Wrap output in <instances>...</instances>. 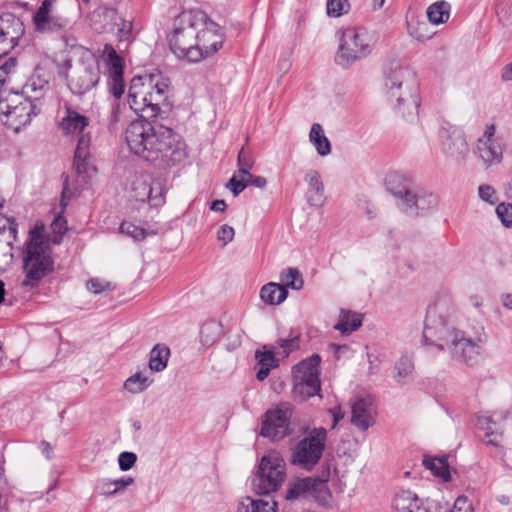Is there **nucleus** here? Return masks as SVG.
Here are the masks:
<instances>
[{
	"instance_id": "f257e3e1",
	"label": "nucleus",
	"mask_w": 512,
	"mask_h": 512,
	"mask_svg": "<svg viewBox=\"0 0 512 512\" xmlns=\"http://www.w3.org/2000/svg\"><path fill=\"white\" fill-rule=\"evenodd\" d=\"M169 94L170 82L162 74L135 76L131 80L128 103L142 118H155L170 110ZM125 140L131 152L159 168L173 167L187 156L185 143L172 129L145 119L128 125Z\"/></svg>"
},
{
	"instance_id": "f03ea898",
	"label": "nucleus",
	"mask_w": 512,
	"mask_h": 512,
	"mask_svg": "<svg viewBox=\"0 0 512 512\" xmlns=\"http://www.w3.org/2000/svg\"><path fill=\"white\" fill-rule=\"evenodd\" d=\"M452 309L445 301L429 305L423 342L431 354L448 352L452 359L473 366L477 363L486 342L484 327L479 325L473 333L451 325Z\"/></svg>"
},
{
	"instance_id": "7ed1b4c3",
	"label": "nucleus",
	"mask_w": 512,
	"mask_h": 512,
	"mask_svg": "<svg viewBox=\"0 0 512 512\" xmlns=\"http://www.w3.org/2000/svg\"><path fill=\"white\" fill-rule=\"evenodd\" d=\"M223 40L217 23L205 12L191 9L175 18L169 46L179 59L197 63L214 55L222 47Z\"/></svg>"
},
{
	"instance_id": "20e7f679",
	"label": "nucleus",
	"mask_w": 512,
	"mask_h": 512,
	"mask_svg": "<svg viewBox=\"0 0 512 512\" xmlns=\"http://www.w3.org/2000/svg\"><path fill=\"white\" fill-rule=\"evenodd\" d=\"M383 86L393 111L414 120L420 105L415 72L399 60L389 61L383 67Z\"/></svg>"
},
{
	"instance_id": "39448f33",
	"label": "nucleus",
	"mask_w": 512,
	"mask_h": 512,
	"mask_svg": "<svg viewBox=\"0 0 512 512\" xmlns=\"http://www.w3.org/2000/svg\"><path fill=\"white\" fill-rule=\"evenodd\" d=\"M386 188L395 198L397 207L409 217H423L437 209V195L403 174H389Z\"/></svg>"
},
{
	"instance_id": "423d86ee",
	"label": "nucleus",
	"mask_w": 512,
	"mask_h": 512,
	"mask_svg": "<svg viewBox=\"0 0 512 512\" xmlns=\"http://www.w3.org/2000/svg\"><path fill=\"white\" fill-rule=\"evenodd\" d=\"M89 123L88 117L68 105L65 106L64 114L59 122V128L63 134L78 137L74 156V168L78 177L83 182H86L97 173L96 167L89 161L90 136L88 133H85Z\"/></svg>"
},
{
	"instance_id": "0eeeda50",
	"label": "nucleus",
	"mask_w": 512,
	"mask_h": 512,
	"mask_svg": "<svg viewBox=\"0 0 512 512\" xmlns=\"http://www.w3.org/2000/svg\"><path fill=\"white\" fill-rule=\"evenodd\" d=\"M53 261L48 253V243L37 227L29 231V237L23 251V274L21 285L27 289L35 288L52 270Z\"/></svg>"
},
{
	"instance_id": "6e6552de",
	"label": "nucleus",
	"mask_w": 512,
	"mask_h": 512,
	"mask_svg": "<svg viewBox=\"0 0 512 512\" xmlns=\"http://www.w3.org/2000/svg\"><path fill=\"white\" fill-rule=\"evenodd\" d=\"M375 42L374 36L363 28H344L340 31L335 62L342 68H349L368 57L373 51Z\"/></svg>"
},
{
	"instance_id": "1a4fd4ad",
	"label": "nucleus",
	"mask_w": 512,
	"mask_h": 512,
	"mask_svg": "<svg viewBox=\"0 0 512 512\" xmlns=\"http://www.w3.org/2000/svg\"><path fill=\"white\" fill-rule=\"evenodd\" d=\"M392 512H474V509L466 496H459L450 510L445 502L434 499L420 500L412 491L403 490L395 495Z\"/></svg>"
},
{
	"instance_id": "9d476101",
	"label": "nucleus",
	"mask_w": 512,
	"mask_h": 512,
	"mask_svg": "<svg viewBox=\"0 0 512 512\" xmlns=\"http://www.w3.org/2000/svg\"><path fill=\"white\" fill-rule=\"evenodd\" d=\"M327 441V430L323 427L306 432L291 451V464L304 470H312L323 456Z\"/></svg>"
},
{
	"instance_id": "9b49d317",
	"label": "nucleus",
	"mask_w": 512,
	"mask_h": 512,
	"mask_svg": "<svg viewBox=\"0 0 512 512\" xmlns=\"http://www.w3.org/2000/svg\"><path fill=\"white\" fill-rule=\"evenodd\" d=\"M286 477V465L276 452L262 457L258 470L252 479V488L259 495L277 491Z\"/></svg>"
},
{
	"instance_id": "f8f14e48",
	"label": "nucleus",
	"mask_w": 512,
	"mask_h": 512,
	"mask_svg": "<svg viewBox=\"0 0 512 512\" xmlns=\"http://www.w3.org/2000/svg\"><path fill=\"white\" fill-rule=\"evenodd\" d=\"M472 153L477 164L485 170L502 163L504 146L501 140L496 137V126L494 124L489 123L484 126L482 134L473 143Z\"/></svg>"
},
{
	"instance_id": "ddd939ff",
	"label": "nucleus",
	"mask_w": 512,
	"mask_h": 512,
	"mask_svg": "<svg viewBox=\"0 0 512 512\" xmlns=\"http://www.w3.org/2000/svg\"><path fill=\"white\" fill-rule=\"evenodd\" d=\"M320 357L316 354L301 361L293 368V395L300 400H306L319 393Z\"/></svg>"
},
{
	"instance_id": "4468645a",
	"label": "nucleus",
	"mask_w": 512,
	"mask_h": 512,
	"mask_svg": "<svg viewBox=\"0 0 512 512\" xmlns=\"http://www.w3.org/2000/svg\"><path fill=\"white\" fill-rule=\"evenodd\" d=\"M100 79V69L97 60L89 55L68 72V86L72 93L83 95L96 87Z\"/></svg>"
},
{
	"instance_id": "2eb2a0df",
	"label": "nucleus",
	"mask_w": 512,
	"mask_h": 512,
	"mask_svg": "<svg viewBox=\"0 0 512 512\" xmlns=\"http://www.w3.org/2000/svg\"><path fill=\"white\" fill-rule=\"evenodd\" d=\"M439 143L442 154L457 165L466 164L470 147L465 134L450 125H443L439 130Z\"/></svg>"
},
{
	"instance_id": "dca6fc26",
	"label": "nucleus",
	"mask_w": 512,
	"mask_h": 512,
	"mask_svg": "<svg viewBox=\"0 0 512 512\" xmlns=\"http://www.w3.org/2000/svg\"><path fill=\"white\" fill-rule=\"evenodd\" d=\"M37 108V103L27 100L19 94L6 100H0V109L6 116L5 123L15 132H19L22 127L31 122L32 117L38 113Z\"/></svg>"
},
{
	"instance_id": "f3484780",
	"label": "nucleus",
	"mask_w": 512,
	"mask_h": 512,
	"mask_svg": "<svg viewBox=\"0 0 512 512\" xmlns=\"http://www.w3.org/2000/svg\"><path fill=\"white\" fill-rule=\"evenodd\" d=\"M91 27L97 33H114L119 40L126 39L132 25L124 20L114 8L100 6L90 15Z\"/></svg>"
},
{
	"instance_id": "a211bd4d",
	"label": "nucleus",
	"mask_w": 512,
	"mask_h": 512,
	"mask_svg": "<svg viewBox=\"0 0 512 512\" xmlns=\"http://www.w3.org/2000/svg\"><path fill=\"white\" fill-rule=\"evenodd\" d=\"M293 408L289 403H281L275 409L266 412L260 435L272 440L283 439L290 433L289 421Z\"/></svg>"
},
{
	"instance_id": "6ab92c4d",
	"label": "nucleus",
	"mask_w": 512,
	"mask_h": 512,
	"mask_svg": "<svg viewBox=\"0 0 512 512\" xmlns=\"http://www.w3.org/2000/svg\"><path fill=\"white\" fill-rule=\"evenodd\" d=\"M326 480L319 477L297 478L289 482L285 498L290 501L308 498L318 499L326 493Z\"/></svg>"
},
{
	"instance_id": "aec40b11",
	"label": "nucleus",
	"mask_w": 512,
	"mask_h": 512,
	"mask_svg": "<svg viewBox=\"0 0 512 512\" xmlns=\"http://www.w3.org/2000/svg\"><path fill=\"white\" fill-rule=\"evenodd\" d=\"M131 196L140 202L148 200L152 206L164 203V188L159 180L151 181L148 176H136L131 184Z\"/></svg>"
},
{
	"instance_id": "412c9836",
	"label": "nucleus",
	"mask_w": 512,
	"mask_h": 512,
	"mask_svg": "<svg viewBox=\"0 0 512 512\" xmlns=\"http://www.w3.org/2000/svg\"><path fill=\"white\" fill-rule=\"evenodd\" d=\"M102 58L107 66L109 91L118 99L124 93L122 59L109 44L104 46Z\"/></svg>"
},
{
	"instance_id": "4be33fe9",
	"label": "nucleus",
	"mask_w": 512,
	"mask_h": 512,
	"mask_svg": "<svg viewBox=\"0 0 512 512\" xmlns=\"http://www.w3.org/2000/svg\"><path fill=\"white\" fill-rule=\"evenodd\" d=\"M24 33V27L19 18L11 13L0 16V58L7 55Z\"/></svg>"
},
{
	"instance_id": "5701e85b",
	"label": "nucleus",
	"mask_w": 512,
	"mask_h": 512,
	"mask_svg": "<svg viewBox=\"0 0 512 512\" xmlns=\"http://www.w3.org/2000/svg\"><path fill=\"white\" fill-rule=\"evenodd\" d=\"M52 0H44L33 17L35 28L39 32H53L66 27V18L51 13Z\"/></svg>"
},
{
	"instance_id": "b1692460",
	"label": "nucleus",
	"mask_w": 512,
	"mask_h": 512,
	"mask_svg": "<svg viewBox=\"0 0 512 512\" xmlns=\"http://www.w3.org/2000/svg\"><path fill=\"white\" fill-rule=\"evenodd\" d=\"M375 411L369 397H357L351 403V423L361 431L374 424Z\"/></svg>"
},
{
	"instance_id": "393cba45",
	"label": "nucleus",
	"mask_w": 512,
	"mask_h": 512,
	"mask_svg": "<svg viewBox=\"0 0 512 512\" xmlns=\"http://www.w3.org/2000/svg\"><path fill=\"white\" fill-rule=\"evenodd\" d=\"M255 359L259 370L256 377L259 381L265 380L270 371L279 365V360L276 358L275 347L272 345H264L261 349L256 350Z\"/></svg>"
},
{
	"instance_id": "a878e982",
	"label": "nucleus",
	"mask_w": 512,
	"mask_h": 512,
	"mask_svg": "<svg viewBox=\"0 0 512 512\" xmlns=\"http://www.w3.org/2000/svg\"><path fill=\"white\" fill-rule=\"evenodd\" d=\"M304 181L309 189L307 191V201L311 206L320 207L325 202L324 184L318 171L310 169L304 176Z\"/></svg>"
},
{
	"instance_id": "bb28decb",
	"label": "nucleus",
	"mask_w": 512,
	"mask_h": 512,
	"mask_svg": "<svg viewBox=\"0 0 512 512\" xmlns=\"http://www.w3.org/2000/svg\"><path fill=\"white\" fill-rule=\"evenodd\" d=\"M48 88L49 83L47 80L41 78L40 76L33 75L23 85L20 96L27 100H32L34 103H37V101H39L44 96Z\"/></svg>"
},
{
	"instance_id": "cd10ccee",
	"label": "nucleus",
	"mask_w": 512,
	"mask_h": 512,
	"mask_svg": "<svg viewBox=\"0 0 512 512\" xmlns=\"http://www.w3.org/2000/svg\"><path fill=\"white\" fill-rule=\"evenodd\" d=\"M394 379L399 384H408L414 380L415 366L412 355H402L395 363Z\"/></svg>"
},
{
	"instance_id": "c85d7f7f",
	"label": "nucleus",
	"mask_w": 512,
	"mask_h": 512,
	"mask_svg": "<svg viewBox=\"0 0 512 512\" xmlns=\"http://www.w3.org/2000/svg\"><path fill=\"white\" fill-rule=\"evenodd\" d=\"M287 295L288 292L284 286L275 282L265 284L260 290V298L267 305H279Z\"/></svg>"
},
{
	"instance_id": "c756f323",
	"label": "nucleus",
	"mask_w": 512,
	"mask_h": 512,
	"mask_svg": "<svg viewBox=\"0 0 512 512\" xmlns=\"http://www.w3.org/2000/svg\"><path fill=\"white\" fill-rule=\"evenodd\" d=\"M276 502L273 500L243 498L238 505V512H276Z\"/></svg>"
},
{
	"instance_id": "7c9ffc66",
	"label": "nucleus",
	"mask_w": 512,
	"mask_h": 512,
	"mask_svg": "<svg viewBox=\"0 0 512 512\" xmlns=\"http://www.w3.org/2000/svg\"><path fill=\"white\" fill-rule=\"evenodd\" d=\"M423 465L431 471V473L447 482L451 479L449 464L446 457H431L425 456L423 458Z\"/></svg>"
},
{
	"instance_id": "2f4dec72",
	"label": "nucleus",
	"mask_w": 512,
	"mask_h": 512,
	"mask_svg": "<svg viewBox=\"0 0 512 512\" xmlns=\"http://www.w3.org/2000/svg\"><path fill=\"white\" fill-rule=\"evenodd\" d=\"M362 325V317L355 312L342 309L340 311L339 320L335 324L334 329L342 334H349L357 330Z\"/></svg>"
},
{
	"instance_id": "473e14b6",
	"label": "nucleus",
	"mask_w": 512,
	"mask_h": 512,
	"mask_svg": "<svg viewBox=\"0 0 512 512\" xmlns=\"http://www.w3.org/2000/svg\"><path fill=\"white\" fill-rule=\"evenodd\" d=\"M451 5L444 0L436 1L427 8V17L431 24L446 23L450 17Z\"/></svg>"
},
{
	"instance_id": "72a5a7b5",
	"label": "nucleus",
	"mask_w": 512,
	"mask_h": 512,
	"mask_svg": "<svg viewBox=\"0 0 512 512\" xmlns=\"http://www.w3.org/2000/svg\"><path fill=\"white\" fill-rule=\"evenodd\" d=\"M309 140L320 156H327L331 153V143L325 136L320 124L314 123L312 125Z\"/></svg>"
},
{
	"instance_id": "f704fd0d",
	"label": "nucleus",
	"mask_w": 512,
	"mask_h": 512,
	"mask_svg": "<svg viewBox=\"0 0 512 512\" xmlns=\"http://www.w3.org/2000/svg\"><path fill=\"white\" fill-rule=\"evenodd\" d=\"M170 350L165 345L157 344L150 352L149 369L153 372H161L167 367Z\"/></svg>"
},
{
	"instance_id": "c9c22d12",
	"label": "nucleus",
	"mask_w": 512,
	"mask_h": 512,
	"mask_svg": "<svg viewBox=\"0 0 512 512\" xmlns=\"http://www.w3.org/2000/svg\"><path fill=\"white\" fill-rule=\"evenodd\" d=\"M153 383V378L142 372H136L128 377L124 382V389L132 394H139L146 390Z\"/></svg>"
},
{
	"instance_id": "e433bc0d",
	"label": "nucleus",
	"mask_w": 512,
	"mask_h": 512,
	"mask_svg": "<svg viewBox=\"0 0 512 512\" xmlns=\"http://www.w3.org/2000/svg\"><path fill=\"white\" fill-rule=\"evenodd\" d=\"M279 280V284L283 285L286 290L287 288L300 290L304 285V280L300 271L292 267L283 270L279 275Z\"/></svg>"
},
{
	"instance_id": "4c0bfd02",
	"label": "nucleus",
	"mask_w": 512,
	"mask_h": 512,
	"mask_svg": "<svg viewBox=\"0 0 512 512\" xmlns=\"http://www.w3.org/2000/svg\"><path fill=\"white\" fill-rule=\"evenodd\" d=\"M407 24L409 35L418 41L428 40L433 36L429 24L424 20L412 18Z\"/></svg>"
},
{
	"instance_id": "58836bf2",
	"label": "nucleus",
	"mask_w": 512,
	"mask_h": 512,
	"mask_svg": "<svg viewBox=\"0 0 512 512\" xmlns=\"http://www.w3.org/2000/svg\"><path fill=\"white\" fill-rule=\"evenodd\" d=\"M326 8L330 17H339L348 12L350 5L348 0H327Z\"/></svg>"
},
{
	"instance_id": "ea45409f",
	"label": "nucleus",
	"mask_w": 512,
	"mask_h": 512,
	"mask_svg": "<svg viewBox=\"0 0 512 512\" xmlns=\"http://www.w3.org/2000/svg\"><path fill=\"white\" fill-rule=\"evenodd\" d=\"M120 232L126 234L127 236L133 238L134 240L141 241L145 239L146 233L145 230L141 227H138L130 222H123L120 225Z\"/></svg>"
},
{
	"instance_id": "a19ab883",
	"label": "nucleus",
	"mask_w": 512,
	"mask_h": 512,
	"mask_svg": "<svg viewBox=\"0 0 512 512\" xmlns=\"http://www.w3.org/2000/svg\"><path fill=\"white\" fill-rule=\"evenodd\" d=\"M277 343L278 347L281 349L278 354L282 357H287L292 351L299 348V336L295 335L287 339H279Z\"/></svg>"
},
{
	"instance_id": "79ce46f5",
	"label": "nucleus",
	"mask_w": 512,
	"mask_h": 512,
	"mask_svg": "<svg viewBox=\"0 0 512 512\" xmlns=\"http://www.w3.org/2000/svg\"><path fill=\"white\" fill-rule=\"evenodd\" d=\"M87 289L94 293L99 294L106 291H112L115 289V286L112 285L110 282H106L104 280H101L99 278H91L87 284Z\"/></svg>"
},
{
	"instance_id": "37998d69",
	"label": "nucleus",
	"mask_w": 512,
	"mask_h": 512,
	"mask_svg": "<svg viewBox=\"0 0 512 512\" xmlns=\"http://www.w3.org/2000/svg\"><path fill=\"white\" fill-rule=\"evenodd\" d=\"M496 214L504 226L512 227V203L499 204Z\"/></svg>"
},
{
	"instance_id": "c03bdc74",
	"label": "nucleus",
	"mask_w": 512,
	"mask_h": 512,
	"mask_svg": "<svg viewBox=\"0 0 512 512\" xmlns=\"http://www.w3.org/2000/svg\"><path fill=\"white\" fill-rule=\"evenodd\" d=\"M134 482L131 477H123L118 480L105 482V486H114L113 490H104V494L114 495L118 492L124 491L129 485Z\"/></svg>"
},
{
	"instance_id": "a18cd8bd",
	"label": "nucleus",
	"mask_w": 512,
	"mask_h": 512,
	"mask_svg": "<svg viewBox=\"0 0 512 512\" xmlns=\"http://www.w3.org/2000/svg\"><path fill=\"white\" fill-rule=\"evenodd\" d=\"M137 461V456L133 452H122L118 457L119 467L122 471L131 469Z\"/></svg>"
},
{
	"instance_id": "49530a36",
	"label": "nucleus",
	"mask_w": 512,
	"mask_h": 512,
	"mask_svg": "<svg viewBox=\"0 0 512 512\" xmlns=\"http://www.w3.org/2000/svg\"><path fill=\"white\" fill-rule=\"evenodd\" d=\"M479 197L490 204H494L497 201L496 191L490 185H481L478 188Z\"/></svg>"
},
{
	"instance_id": "de8ad7c7",
	"label": "nucleus",
	"mask_w": 512,
	"mask_h": 512,
	"mask_svg": "<svg viewBox=\"0 0 512 512\" xmlns=\"http://www.w3.org/2000/svg\"><path fill=\"white\" fill-rule=\"evenodd\" d=\"M6 232H8L10 236H13V238H15L17 233L16 224L11 219L0 214V235Z\"/></svg>"
},
{
	"instance_id": "09e8293b",
	"label": "nucleus",
	"mask_w": 512,
	"mask_h": 512,
	"mask_svg": "<svg viewBox=\"0 0 512 512\" xmlns=\"http://www.w3.org/2000/svg\"><path fill=\"white\" fill-rule=\"evenodd\" d=\"M234 234V228L227 224H224L219 228L217 232V239L221 241L223 245H226L233 240Z\"/></svg>"
},
{
	"instance_id": "8fccbe9b",
	"label": "nucleus",
	"mask_w": 512,
	"mask_h": 512,
	"mask_svg": "<svg viewBox=\"0 0 512 512\" xmlns=\"http://www.w3.org/2000/svg\"><path fill=\"white\" fill-rule=\"evenodd\" d=\"M248 186V181L239 180L237 176H233L226 184V187L231 190L234 196H238Z\"/></svg>"
},
{
	"instance_id": "3c124183",
	"label": "nucleus",
	"mask_w": 512,
	"mask_h": 512,
	"mask_svg": "<svg viewBox=\"0 0 512 512\" xmlns=\"http://www.w3.org/2000/svg\"><path fill=\"white\" fill-rule=\"evenodd\" d=\"M253 165L254 161L251 155L242 148L238 154V167L252 169Z\"/></svg>"
},
{
	"instance_id": "603ef678",
	"label": "nucleus",
	"mask_w": 512,
	"mask_h": 512,
	"mask_svg": "<svg viewBox=\"0 0 512 512\" xmlns=\"http://www.w3.org/2000/svg\"><path fill=\"white\" fill-rule=\"evenodd\" d=\"M477 425L480 429L486 432H491V430H497L496 423L493 421L491 416H481L478 418Z\"/></svg>"
},
{
	"instance_id": "864d4df0",
	"label": "nucleus",
	"mask_w": 512,
	"mask_h": 512,
	"mask_svg": "<svg viewBox=\"0 0 512 512\" xmlns=\"http://www.w3.org/2000/svg\"><path fill=\"white\" fill-rule=\"evenodd\" d=\"M485 437L487 439V444L498 447L502 443V431L497 430H491V432H486Z\"/></svg>"
},
{
	"instance_id": "5fc2aeb1",
	"label": "nucleus",
	"mask_w": 512,
	"mask_h": 512,
	"mask_svg": "<svg viewBox=\"0 0 512 512\" xmlns=\"http://www.w3.org/2000/svg\"><path fill=\"white\" fill-rule=\"evenodd\" d=\"M329 413L332 415L333 418L332 428H335L337 424L345 417V412L342 410L340 406H336L334 408L329 409Z\"/></svg>"
},
{
	"instance_id": "6e6d98bb",
	"label": "nucleus",
	"mask_w": 512,
	"mask_h": 512,
	"mask_svg": "<svg viewBox=\"0 0 512 512\" xmlns=\"http://www.w3.org/2000/svg\"><path fill=\"white\" fill-rule=\"evenodd\" d=\"M250 170L251 169H246V168L238 167L237 174H235L234 176H237V179H239V180L250 181V179H252V175L250 174Z\"/></svg>"
},
{
	"instance_id": "4d7b16f0",
	"label": "nucleus",
	"mask_w": 512,
	"mask_h": 512,
	"mask_svg": "<svg viewBox=\"0 0 512 512\" xmlns=\"http://www.w3.org/2000/svg\"><path fill=\"white\" fill-rule=\"evenodd\" d=\"M249 182V185H253L257 188H264L267 184V180L265 177H262V176H256V177H253L252 176V179H250Z\"/></svg>"
},
{
	"instance_id": "13d9d810",
	"label": "nucleus",
	"mask_w": 512,
	"mask_h": 512,
	"mask_svg": "<svg viewBox=\"0 0 512 512\" xmlns=\"http://www.w3.org/2000/svg\"><path fill=\"white\" fill-rule=\"evenodd\" d=\"M227 208L224 200H215L212 202L210 209L214 212H224Z\"/></svg>"
},
{
	"instance_id": "bf43d9fd",
	"label": "nucleus",
	"mask_w": 512,
	"mask_h": 512,
	"mask_svg": "<svg viewBox=\"0 0 512 512\" xmlns=\"http://www.w3.org/2000/svg\"><path fill=\"white\" fill-rule=\"evenodd\" d=\"M500 300H501L503 307H505L506 309H509V310L512 309V294H510V293L502 294L500 297Z\"/></svg>"
},
{
	"instance_id": "052dcab7",
	"label": "nucleus",
	"mask_w": 512,
	"mask_h": 512,
	"mask_svg": "<svg viewBox=\"0 0 512 512\" xmlns=\"http://www.w3.org/2000/svg\"><path fill=\"white\" fill-rule=\"evenodd\" d=\"M502 79L505 81H511L512 80V63L509 65H506L502 70Z\"/></svg>"
},
{
	"instance_id": "680f3d73",
	"label": "nucleus",
	"mask_w": 512,
	"mask_h": 512,
	"mask_svg": "<svg viewBox=\"0 0 512 512\" xmlns=\"http://www.w3.org/2000/svg\"><path fill=\"white\" fill-rule=\"evenodd\" d=\"M213 329H217V325H216L215 323L211 322V323H206V324H204V325L202 326V328H201V334H202V336H203L206 332L211 331V330H213Z\"/></svg>"
},
{
	"instance_id": "e2e57ef3",
	"label": "nucleus",
	"mask_w": 512,
	"mask_h": 512,
	"mask_svg": "<svg viewBox=\"0 0 512 512\" xmlns=\"http://www.w3.org/2000/svg\"><path fill=\"white\" fill-rule=\"evenodd\" d=\"M470 302L474 307H480L482 305V299L478 295H474L470 298Z\"/></svg>"
},
{
	"instance_id": "0e129e2a",
	"label": "nucleus",
	"mask_w": 512,
	"mask_h": 512,
	"mask_svg": "<svg viewBox=\"0 0 512 512\" xmlns=\"http://www.w3.org/2000/svg\"><path fill=\"white\" fill-rule=\"evenodd\" d=\"M62 225H63V221L61 218H58L56 219L53 223H52V227L54 229V231H58V232H61L62 230Z\"/></svg>"
},
{
	"instance_id": "69168bd1",
	"label": "nucleus",
	"mask_w": 512,
	"mask_h": 512,
	"mask_svg": "<svg viewBox=\"0 0 512 512\" xmlns=\"http://www.w3.org/2000/svg\"><path fill=\"white\" fill-rule=\"evenodd\" d=\"M385 3V0H373L372 1V8L373 10H379L383 7Z\"/></svg>"
},
{
	"instance_id": "338daca9",
	"label": "nucleus",
	"mask_w": 512,
	"mask_h": 512,
	"mask_svg": "<svg viewBox=\"0 0 512 512\" xmlns=\"http://www.w3.org/2000/svg\"><path fill=\"white\" fill-rule=\"evenodd\" d=\"M4 296H5L4 283L2 280H0V303L3 302Z\"/></svg>"
},
{
	"instance_id": "774afa93",
	"label": "nucleus",
	"mask_w": 512,
	"mask_h": 512,
	"mask_svg": "<svg viewBox=\"0 0 512 512\" xmlns=\"http://www.w3.org/2000/svg\"><path fill=\"white\" fill-rule=\"evenodd\" d=\"M45 445H46V447H45L44 453H45V455H46V457H47V458H50V457H51V456H50V454H51V452H52V451H51V447H50V446H49V444H47V443H46Z\"/></svg>"
}]
</instances>
